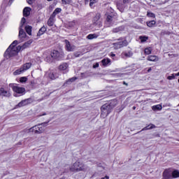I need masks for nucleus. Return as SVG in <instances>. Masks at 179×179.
<instances>
[{
    "label": "nucleus",
    "instance_id": "f03ea898",
    "mask_svg": "<svg viewBox=\"0 0 179 179\" xmlns=\"http://www.w3.org/2000/svg\"><path fill=\"white\" fill-rule=\"evenodd\" d=\"M24 23H26V18L22 17L20 22V27H19V35L18 37L20 38V43H22L26 40L27 38V35L23 29V27L24 26Z\"/></svg>",
    "mask_w": 179,
    "mask_h": 179
},
{
    "label": "nucleus",
    "instance_id": "a19ab883",
    "mask_svg": "<svg viewBox=\"0 0 179 179\" xmlns=\"http://www.w3.org/2000/svg\"><path fill=\"white\" fill-rule=\"evenodd\" d=\"M147 16H148V17H155V13H150V12H148V13H147Z\"/></svg>",
    "mask_w": 179,
    "mask_h": 179
},
{
    "label": "nucleus",
    "instance_id": "7c9ffc66",
    "mask_svg": "<svg viewBox=\"0 0 179 179\" xmlns=\"http://www.w3.org/2000/svg\"><path fill=\"white\" fill-rule=\"evenodd\" d=\"M45 61L46 62H52V61H54V59L52 58V56H51V55H49L45 57Z\"/></svg>",
    "mask_w": 179,
    "mask_h": 179
},
{
    "label": "nucleus",
    "instance_id": "58836bf2",
    "mask_svg": "<svg viewBox=\"0 0 179 179\" xmlns=\"http://www.w3.org/2000/svg\"><path fill=\"white\" fill-rule=\"evenodd\" d=\"M90 1V6L92 7L96 2H97V0H89Z\"/></svg>",
    "mask_w": 179,
    "mask_h": 179
},
{
    "label": "nucleus",
    "instance_id": "5701e85b",
    "mask_svg": "<svg viewBox=\"0 0 179 179\" xmlns=\"http://www.w3.org/2000/svg\"><path fill=\"white\" fill-rule=\"evenodd\" d=\"M62 10L61 8H57L51 15L52 17H55L58 13H61Z\"/></svg>",
    "mask_w": 179,
    "mask_h": 179
},
{
    "label": "nucleus",
    "instance_id": "5fc2aeb1",
    "mask_svg": "<svg viewBox=\"0 0 179 179\" xmlns=\"http://www.w3.org/2000/svg\"><path fill=\"white\" fill-rule=\"evenodd\" d=\"M135 108H136L135 106L133 107V109L135 110Z\"/></svg>",
    "mask_w": 179,
    "mask_h": 179
},
{
    "label": "nucleus",
    "instance_id": "bb28decb",
    "mask_svg": "<svg viewBox=\"0 0 179 179\" xmlns=\"http://www.w3.org/2000/svg\"><path fill=\"white\" fill-rule=\"evenodd\" d=\"M23 72H24V71H23V69H22V67H21L20 69H18L15 70L13 72V75L15 76H16L17 75H20V74L23 73Z\"/></svg>",
    "mask_w": 179,
    "mask_h": 179
},
{
    "label": "nucleus",
    "instance_id": "4c0bfd02",
    "mask_svg": "<svg viewBox=\"0 0 179 179\" xmlns=\"http://www.w3.org/2000/svg\"><path fill=\"white\" fill-rule=\"evenodd\" d=\"M76 79H77V78H76V77H73L71 78H69L67 80L66 83H72V82H75L76 80Z\"/></svg>",
    "mask_w": 179,
    "mask_h": 179
},
{
    "label": "nucleus",
    "instance_id": "f8f14e48",
    "mask_svg": "<svg viewBox=\"0 0 179 179\" xmlns=\"http://www.w3.org/2000/svg\"><path fill=\"white\" fill-rule=\"evenodd\" d=\"M100 13H97L94 17L93 23L95 26L98 27H101V21L100 20Z\"/></svg>",
    "mask_w": 179,
    "mask_h": 179
},
{
    "label": "nucleus",
    "instance_id": "de8ad7c7",
    "mask_svg": "<svg viewBox=\"0 0 179 179\" xmlns=\"http://www.w3.org/2000/svg\"><path fill=\"white\" fill-rule=\"evenodd\" d=\"M13 1L15 0H10L8 2V5H12V3H13Z\"/></svg>",
    "mask_w": 179,
    "mask_h": 179
},
{
    "label": "nucleus",
    "instance_id": "39448f33",
    "mask_svg": "<svg viewBox=\"0 0 179 179\" xmlns=\"http://www.w3.org/2000/svg\"><path fill=\"white\" fill-rule=\"evenodd\" d=\"M113 48L115 50H120L122 47H127L128 45V41L125 38H120L117 41L113 44Z\"/></svg>",
    "mask_w": 179,
    "mask_h": 179
},
{
    "label": "nucleus",
    "instance_id": "c9c22d12",
    "mask_svg": "<svg viewBox=\"0 0 179 179\" xmlns=\"http://www.w3.org/2000/svg\"><path fill=\"white\" fill-rule=\"evenodd\" d=\"M63 5H69L72 3V0H62Z\"/></svg>",
    "mask_w": 179,
    "mask_h": 179
},
{
    "label": "nucleus",
    "instance_id": "aec40b11",
    "mask_svg": "<svg viewBox=\"0 0 179 179\" xmlns=\"http://www.w3.org/2000/svg\"><path fill=\"white\" fill-rule=\"evenodd\" d=\"M30 10L31 9L29 7H25L23 10V15L25 17H27L30 15Z\"/></svg>",
    "mask_w": 179,
    "mask_h": 179
},
{
    "label": "nucleus",
    "instance_id": "603ef678",
    "mask_svg": "<svg viewBox=\"0 0 179 179\" xmlns=\"http://www.w3.org/2000/svg\"><path fill=\"white\" fill-rule=\"evenodd\" d=\"M85 3H87V2H89V0H85Z\"/></svg>",
    "mask_w": 179,
    "mask_h": 179
},
{
    "label": "nucleus",
    "instance_id": "f3484780",
    "mask_svg": "<svg viewBox=\"0 0 179 179\" xmlns=\"http://www.w3.org/2000/svg\"><path fill=\"white\" fill-rule=\"evenodd\" d=\"M21 68L22 69V71H24V72H26V71L31 68V62L25 63L22 65Z\"/></svg>",
    "mask_w": 179,
    "mask_h": 179
},
{
    "label": "nucleus",
    "instance_id": "4d7b16f0",
    "mask_svg": "<svg viewBox=\"0 0 179 179\" xmlns=\"http://www.w3.org/2000/svg\"><path fill=\"white\" fill-rule=\"evenodd\" d=\"M0 101H1V96H0Z\"/></svg>",
    "mask_w": 179,
    "mask_h": 179
},
{
    "label": "nucleus",
    "instance_id": "49530a36",
    "mask_svg": "<svg viewBox=\"0 0 179 179\" xmlns=\"http://www.w3.org/2000/svg\"><path fill=\"white\" fill-rule=\"evenodd\" d=\"M75 57H80V52H76L74 54Z\"/></svg>",
    "mask_w": 179,
    "mask_h": 179
},
{
    "label": "nucleus",
    "instance_id": "a878e982",
    "mask_svg": "<svg viewBox=\"0 0 179 179\" xmlns=\"http://www.w3.org/2000/svg\"><path fill=\"white\" fill-rule=\"evenodd\" d=\"M152 50L153 49L152 48V47L146 48L144 50V54H145V55H150V54H152Z\"/></svg>",
    "mask_w": 179,
    "mask_h": 179
},
{
    "label": "nucleus",
    "instance_id": "a211bd4d",
    "mask_svg": "<svg viewBox=\"0 0 179 179\" xmlns=\"http://www.w3.org/2000/svg\"><path fill=\"white\" fill-rule=\"evenodd\" d=\"M100 34H90L87 36V40H94V38H97Z\"/></svg>",
    "mask_w": 179,
    "mask_h": 179
},
{
    "label": "nucleus",
    "instance_id": "4468645a",
    "mask_svg": "<svg viewBox=\"0 0 179 179\" xmlns=\"http://www.w3.org/2000/svg\"><path fill=\"white\" fill-rule=\"evenodd\" d=\"M30 103V99H24L21 101L17 106L16 108H19V107H24V106H27V104Z\"/></svg>",
    "mask_w": 179,
    "mask_h": 179
},
{
    "label": "nucleus",
    "instance_id": "ea45409f",
    "mask_svg": "<svg viewBox=\"0 0 179 179\" xmlns=\"http://www.w3.org/2000/svg\"><path fill=\"white\" fill-rule=\"evenodd\" d=\"M176 78V75L171 74V76H168L167 79L169 80H173V79Z\"/></svg>",
    "mask_w": 179,
    "mask_h": 179
},
{
    "label": "nucleus",
    "instance_id": "8fccbe9b",
    "mask_svg": "<svg viewBox=\"0 0 179 179\" xmlns=\"http://www.w3.org/2000/svg\"><path fill=\"white\" fill-rule=\"evenodd\" d=\"M150 71H152V68H151V67H150V68L148 69V72H150Z\"/></svg>",
    "mask_w": 179,
    "mask_h": 179
},
{
    "label": "nucleus",
    "instance_id": "1a4fd4ad",
    "mask_svg": "<svg viewBox=\"0 0 179 179\" xmlns=\"http://www.w3.org/2000/svg\"><path fill=\"white\" fill-rule=\"evenodd\" d=\"M64 43H65V48L66 50V51L69 52H72V51H75V45L71 44V42H69V41L68 40H64Z\"/></svg>",
    "mask_w": 179,
    "mask_h": 179
},
{
    "label": "nucleus",
    "instance_id": "37998d69",
    "mask_svg": "<svg viewBox=\"0 0 179 179\" xmlns=\"http://www.w3.org/2000/svg\"><path fill=\"white\" fill-rule=\"evenodd\" d=\"M27 2L29 5H31L34 2V0H27Z\"/></svg>",
    "mask_w": 179,
    "mask_h": 179
},
{
    "label": "nucleus",
    "instance_id": "393cba45",
    "mask_svg": "<svg viewBox=\"0 0 179 179\" xmlns=\"http://www.w3.org/2000/svg\"><path fill=\"white\" fill-rule=\"evenodd\" d=\"M153 128H156V126L153 124H150L147 127L143 128L141 131H148V129H153Z\"/></svg>",
    "mask_w": 179,
    "mask_h": 179
},
{
    "label": "nucleus",
    "instance_id": "6e6d98bb",
    "mask_svg": "<svg viewBox=\"0 0 179 179\" xmlns=\"http://www.w3.org/2000/svg\"><path fill=\"white\" fill-rule=\"evenodd\" d=\"M48 1H52V0H48Z\"/></svg>",
    "mask_w": 179,
    "mask_h": 179
},
{
    "label": "nucleus",
    "instance_id": "6e6552de",
    "mask_svg": "<svg viewBox=\"0 0 179 179\" xmlns=\"http://www.w3.org/2000/svg\"><path fill=\"white\" fill-rule=\"evenodd\" d=\"M50 55L53 59H57L59 61L63 57V53L62 52H59L58 50H53L51 53Z\"/></svg>",
    "mask_w": 179,
    "mask_h": 179
},
{
    "label": "nucleus",
    "instance_id": "7ed1b4c3",
    "mask_svg": "<svg viewBox=\"0 0 179 179\" xmlns=\"http://www.w3.org/2000/svg\"><path fill=\"white\" fill-rule=\"evenodd\" d=\"M70 171L76 173L78 171H85L86 170V166L80 162H75L71 166L69 167Z\"/></svg>",
    "mask_w": 179,
    "mask_h": 179
},
{
    "label": "nucleus",
    "instance_id": "c756f323",
    "mask_svg": "<svg viewBox=\"0 0 179 179\" xmlns=\"http://www.w3.org/2000/svg\"><path fill=\"white\" fill-rule=\"evenodd\" d=\"M124 30V27H119L117 28H114L113 29V33H120V31H122Z\"/></svg>",
    "mask_w": 179,
    "mask_h": 179
},
{
    "label": "nucleus",
    "instance_id": "4be33fe9",
    "mask_svg": "<svg viewBox=\"0 0 179 179\" xmlns=\"http://www.w3.org/2000/svg\"><path fill=\"white\" fill-rule=\"evenodd\" d=\"M45 31H47V27L43 26L39 29L37 36H43V34H44Z\"/></svg>",
    "mask_w": 179,
    "mask_h": 179
},
{
    "label": "nucleus",
    "instance_id": "dca6fc26",
    "mask_svg": "<svg viewBox=\"0 0 179 179\" xmlns=\"http://www.w3.org/2000/svg\"><path fill=\"white\" fill-rule=\"evenodd\" d=\"M101 64L103 66H108V65H111V59L107 58V59H103L101 60Z\"/></svg>",
    "mask_w": 179,
    "mask_h": 179
},
{
    "label": "nucleus",
    "instance_id": "9b49d317",
    "mask_svg": "<svg viewBox=\"0 0 179 179\" xmlns=\"http://www.w3.org/2000/svg\"><path fill=\"white\" fill-rule=\"evenodd\" d=\"M59 69L60 71L62 72V73H68V72H69V66L66 63H62V64H60L59 66Z\"/></svg>",
    "mask_w": 179,
    "mask_h": 179
},
{
    "label": "nucleus",
    "instance_id": "e433bc0d",
    "mask_svg": "<svg viewBox=\"0 0 179 179\" xmlns=\"http://www.w3.org/2000/svg\"><path fill=\"white\" fill-rule=\"evenodd\" d=\"M20 83H26V82H27V78H26V77H21L20 78Z\"/></svg>",
    "mask_w": 179,
    "mask_h": 179
},
{
    "label": "nucleus",
    "instance_id": "09e8293b",
    "mask_svg": "<svg viewBox=\"0 0 179 179\" xmlns=\"http://www.w3.org/2000/svg\"><path fill=\"white\" fill-rule=\"evenodd\" d=\"M110 57H115V54H114V53L111 52V53H110Z\"/></svg>",
    "mask_w": 179,
    "mask_h": 179
},
{
    "label": "nucleus",
    "instance_id": "79ce46f5",
    "mask_svg": "<svg viewBox=\"0 0 179 179\" xmlns=\"http://www.w3.org/2000/svg\"><path fill=\"white\" fill-rule=\"evenodd\" d=\"M117 6L120 12H124V8L121 7V4H117Z\"/></svg>",
    "mask_w": 179,
    "mask_h": 179
},
{
    "label": "nucleus",
    "instance_id": "423d86ee",
    "mask_svg": "<svg viewBox=\"0 0 179 179\" xmlns=\"http://www.w3.org/2000/svg\"><path fill=\"white\" fill-rule=\"evenodd\" d=\"M111 110H113V106H111V105L108 103L103 105L101 108V117L102 118H106V117L111 113Z\"/></svg>",
    "mask_w": 179,
    "mask_h": 179
},
{
    "label": "nucleus",
    "instance_id": "c85d7f7f",
    "mask_svg": "<svg viewBox=\"0 0 179 179\" xmlns=\"http://www.w3.org/2000/svg\"><path fill=\"white\" fill-rule=\"evenodd\" d=\"M139 40H141V43H146V41H148V40H149V37H148L146 36H140Z\"/></svg>",
    "mask_w": 179,
    "mask_h": 179
},
{
    "label": "nucleus",
    "instance_id": "b1692460",
    "mask_svg": "<svg viewBox=\"0 0 179 179\" xmlns=\"http://www.w3.org/2000/svg\"><path fill=\"white\" fill-rule=\"evenodd\" d=\"M25 31L27 33V34H29V36H31V30L33 29V27H31V26L30 25H27L25 27Z\"/></svg>",
    "mask_w": 179,
    "mask_h": 179
},
{
    "label": "nucleus",
    "instance_id": "473e14b6",
    "mask_svg": "<svg viewBox=\"0 0 179 179\" xmlns=\"http://www.w3.org/2000/svg\"><path fill=\"white\" fill-rule=\"evenodd\" d=\"M155 24H156V21H155V20H151V21L147 22V26L148 27H153V26H155Z\"/></svg>",
    "mask_w": 179,
    "mask_h": 179
},
{
    "label": "nucleus",
    "instance_id": "2eb2a0df",
    "mask_svg": "<svg viewBox=\"0 0 179 179\" xmlns=\"http://www.w3.org/2000/svg\"><path fill=\"white\" fill-rule=\"evenodd\" d=\"M147 59L151 62H157V61H159V57L156 55H149L147 57Z\"/></svg>",
    "mask_w": 179,
    "mask_h": 179
},
{
    "label": "nucleus",
    "instance_id": "c03bdc74",
    "mask_svg": "<svg viewBox=\"0 0 179 179\" xmlns=\"http://www.w3.org/2000/svg\"><path fill=\"white\" fill-rule=\"evenodd\" d=\"M99 63H96L95 64L93 65L94 69L99 68Z\"/></svg>",
    "mask_w": 179,
    "mask_h": 179
},
{
    "label": "nucleus",
    "instance_id": "3c124183",
    "mask_svg": "<svg viewBox=\"0 0 179 179\" xmlns=\"http://www.w3.org/2000/svg\"><path fill=\"white\" fill-rule=\"evenodd\" d=\"M123 83H124V85H126V86H128V83H127L125 82H124Z\"/></svg>",
    "mask_w": 179,
    "mask_h": 179
},
{
    "label": "nucleus",
    "instance_id": "f704fd0d",
    "mask_svg": "<svg viewBox=\"0 0 179 179\" xmlns=\"http://www.w3.org/2000/svg\"><path fill=\"white\" fill-rule=\"evenodd\" d=\"M49 78L52 80H54V79H57V76L54 73H49Z\"/></svg>",
    "mask_w": 179,
    "mask_h": 179
},
{
    "label": "nucleus",
    "instance_id": "ddd939ff",
    "mask_svg": "<svg viewBox=\"0 0 179 179\" xmlns=\"http://www.w3.org/2000/svg\"><path fill=\"white\" fill-rule=\"evenodd\" d=\"M173 178V175L170 169H166L163 173V179Z\"/></svg>",
    "mask_w": 179,
    "mask_h": 179
},
{
    "label": "nucleus",
    "instance_id": "864d4df0",
    "mask_svg": "<svg viewBox=\"0 0 179 179\" xmlns=\"http://www.w3.org/2000/svg\"><path fill=\"white\" fill-rule=\"evenodd\" d=\"M60 179H66V178H65V177H62V178H61Z\"/></svg>",
    "mask_w": 179,
    "mask_h": 179
},
{
    "label": "nucleus",
    "instance_id": "2f4dec72",
    "mask_svg": "<svg viewBox=\"0 0 179 179\" xmlns=\"http://www.w3.org/2000/svg\"><path fill=\"white\" fill-rule=\"evenodd\" d=\"M54 17L50 16L49 20H48V25L50 27L54 26Z\"/></svg>",
    "mask_w": 179,
    "mask_h": 179
},
{
    "label": "nucleus",
    "instance_id": "412c9836",
    "mask_svg": "<svg viewBox=\"0 0 179 179\" xmlns=\"http://www.w3.org/2000/svg\"><path fill=\"white\" fill-rule=\"evenodd\" d=\"M113 20H114V14L108 15L106 17L107 23L111 24V22H113Z\"/></svg>",
    "mask_w": 179,
    "mask_h": 179
},
{
    "label": "nucleus",
    "instance_id": "a18cd8bd",
    "mask_svg": "<svg viewBox=\"0 0 179 179\" xmlns=\"http://www.w3.org/2000/svg\"><path fill=\"white\" fill-rule=\"evenodd\" d=\"M132 0H123V3H129Z\"/></svg>",
    "mask_w": 179,
    "mask_h": 179
},
{
    "label": "nucleus",
    "instance_id": "cd10ccee",
    "mask_svg": "<svg viewBox=\"0 0 179 179\" xmlns=\"http://www.w3.org/2000/svg\"><path fill=\"white\" fill-rule=\"evenodd\" d=\"M171 173H172V178H178L179 177L178 170H174L173 171H171Z\"/></svg>",
    "mask_w": 179,
    "mask_h": 179
},
{
    "label": "nucleus",
    "instance_id": "9d476101",
    "mask_svg": "<svg viewBox=\"0 0 179 179\" xmlns=\"http://www.w3.org/2000/svg\"><path fill=\"white\" fill-rule=\"evenodd\" d=\"M12 94L9 90H5L3 87L0 88V96L1 97H10Z\"/></svg>",
    "mask_w": 179,
    "mask_h": 179
},
{
    "label": "nucleus",
    "instance_id": "72a5a7b5",
    "mask_svg": "<svg viewBox=\"0 0 179 179\" xmlns=\"http://www.w3.org/2000/svg\"><path fill=\"white\" fill-rule=\"evenodd\" d=\"M134 55V53H132V51L125 52L124 53V56L127 57V58H129Z\"/></svg>",
    "mask_w": 179,
    "mask_h": 179
},
{
    "label": "nucleus",
    "instance_id": "20e7f679",
    "mask_svg": "<svg viewBox=\"0 0 179 179\" xmlns=\"http://www.w3.org/2000/svg\"><path fill=\"white\" fill-rule=\"evenodd\" d=\"M44 125H47V123H42L41 124L35 125L29 129L28 132H31L32 134H43L45 129Z\"/></svg>",
    "mask_w": 179,
    "mask_h": 179
},
{
    "label": "nucleus",
    "instance_id": "0eeeda50",
    "mask_svg": "<svg viewBox=\"0 0 179 179\" xmlns=\"http://www.w3.org/2000/svg\"><path fill=\"white\" fill-rule=\"evenodd\" d=\"M9 86L13 89V92L16 93L15 94H14L15 97H17L19 96L17 94L22 95L24 92H26V90L22 87L14 85L13 84H10Z\"/></svg>",
    "mask_w": 179,
    "mask_h": 179
},
{
    "label": "nucleus",
    "instance_id": "6ab92c4d",
    "mask_svg": "<svg viewBox=\"0 0 179 179\" xmlns=\"http://www.w3.org/2000/svg\"><path fill=\"white\" fill-rule=\"evenodd\" d=\"M162 109H163V106H162L161 104L155 105L152 106V110L153 111H162Z\"/></svg>",
    "mask_w": 179,
    "mask_h": 179
},
{
    "label": "nucleus",
    "instance_id": "f257e3e1",
    "mask_svg": "<svg viewBox=\"0 0 179 179\" xmlns=\"http://www.w3.org/2000/svg\"><path fill=\"white\" fill-rule=\"evenodd\" d=\"M31 43H33V40L31 39L25 42L24 44L21 46H16L17 45V41H14L6 50L4 53L5 58H6V59H9L10 57H15V55H17L19 51H23V50L27 48V47H29Z\"/></svg>",
    "mask_w": 179,
    "mask_h": 179
}]
</instances>
